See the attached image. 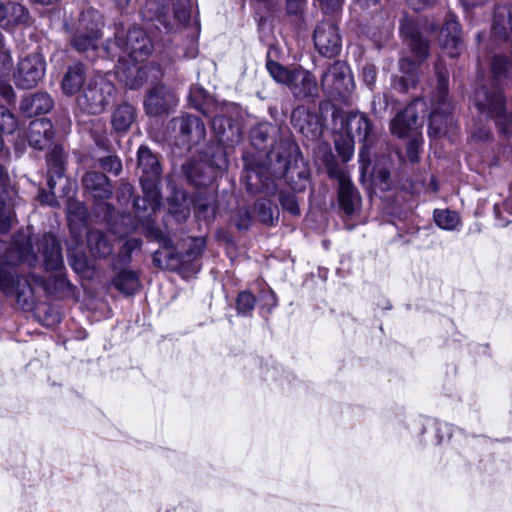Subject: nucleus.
<instances>
[{
	"instance_id": "obj_1",
	"label": "nucleus",
	"mask_w": 512,
	"mask_h": 512,
	"mask_svg": "<svg viewBox=\"0 0 512 512\" xmlns=\"http://www.w3.org/2000/svg\"><path fill=\"white\" fill-rule=\"evenodd\" d=\"M138 167L142 171L140 183L144 197L134 199L133 205L139 211L141 207L148 212V217L155 213L160 205L161 196L158 189V179L161 175V165L155 154L146 146L138 149Z\"/></svg>"
},
{
	"instance_id": "obj_2",
	"label": "nucleus",
	"mask_w": 512,
	"mask_h": 512,
	"mask_svg": "<svg viewBox=\"0 0 512 512\" xmlns=\"http://www.w3.org/2000/svg\"><path fill=\"white\" fill-rule=\"evenodd\" d=\"M437 86L431 99L429 115V135L441 136L453 125V106L448 98V71L442 64L435 67Z\"/></svg>"
},
{
	"instance_id": "obj_3",
	"label": "nucleus",
	"mask_w": 512,
	"mask_h": 512,
	"mask_svg": "<svg viewBox=\"0 0 512 512\" xmlns=\"http://www.w3.org/2000/svg\"><path fill=\"white\" fill-rule=\"evenodd\" d=\"M40 277L30 275L18 276L14 267L0 266V289L7 296H15L23 310H31L35 305L34 293L37 286H42Z\"/></svg>"
},
{
	"instance_id": "obj_4",
	"label": "nucleus",
	"mask_w": 512,
	"mask_h": 512,
	"mask_svg": "<svg viewBox=\"0 0 512 512\" xmlns=\"http://www.w3.org/2000/svg\"><path fill=\"white\" fill-rule=\"evenodd\" d=\"M115 94L113 82L102 74H96L88 79L77 102L82 110L99 114L113 101Z\"/></svg>"
},
{
	"instance_id": "obj_5",
	"label": "nucleus",
	"mask_w": 512,
	"mask_h": 512,
	"mask_svg": "<svg viewBox=\"0 0 512 512\" xmlns=\"http://www.w3.org/2000/svg\"><path fill=\"white\" fill-rule=\"evenodd\" d=\"M474 102L480 113L495 117L499 132L505 137L512 136V114L504 111V97L498 88L476 90Z\"/></svg>"
},
{
	"instance_id": "obj_6",
	"label": "nucleus",
	"mask_w": 512,
	"mask_h": 512,
	"mask_svg": "<svg viewBox=\"0 0 512 512\" xmlns=\"http://www.w3.org/2000/svg\"><path fill=\"white\" fill-rule=\"evenodd\" d=\"M27 244L28 249L19 252L22 261L33 262L41 255L47 270L57 271L63 267L61 247L53 235L44 234L40 239L29 238Z\"/></svg>"
},
{
	"instance_id": "obj_7",
	"label": "nucleus",
	"mask_w": 512,
	"mask_h": 512,
	"mask_svg": "<svg viewBox=\"0 0 512 512\" xmlns=\"http://www.w3.org/2000/svg\"><path fill=\"white\" fill-rule=\"evenodd\" d=\"M175 145L184 150H190L199 145L206 137L203 121L195 115H182L171 121Z\"/></svg>"
},
{
	"instance_id": "obj_8",
	"label": "nucleus",
	"mask_w": 512,
	"mask_h": 512,
	"mask_svg": "<svg viewBox=\"0 0 512 512\" xmlns=\"http://www.w3.org/2000/svg\"><path fill=\"white\" fill-rule=\"evenodd\" d=\"M102 16L96 10H87L82 13L79 27L72 37L71 44L78 52L95 50L101 38Z\"/></svg>"
},
{
	"instance_id": "obj_9",
	"label": "nucleus",
	"mask_w": 512,
	"mask_h": 512,
	"mask_svg": "<svg viewBox=\"0 0 512 512\" xmlns=\"http://www.w3.org/2000/svg\"><path fill=\"white\" fill-rule=\"evenodd\" d=\"M321 87L330 97H345L353 87L354 81L349 67L342 61L330 65L321 77Z\"/></svg>"
},
{
	"instance_id": "obj_10",
	"label": "nucleus",
	"mask_w": 512,
	"mask_h": 512,
	"mask_svg": "<svg viewBox=\"0 0 512 512\" xmlns=\"http://www.w3.org/2000/svg\"><path fill=\"white\" fill-rule=\"evenodd\" d=\"M328 173L338 182L337 194L340 208L346 215L355 214L360 208L361 197L350 175L339 167H330Z\"/></svg>"
},
{
	"instance_id": "obj_11",
	"label": "nucleus",
	"mask_w": 512,
	"mask_h": 512,
	"mask_svg": "<svg viewBox=\"0 0 512 512\" xmlns=\"http://www.w3.org/2000/svg\"><path fill=\"white\" fill-rule=\"evenodd\" d=\"M45 61L38 53L20 59L14 73L15 84L22 89H31L44 77Z\"/></svg>"
},
{
	"instance_id": "obj_12",
	"label": "nucleus",
	"mask_w": 512,
	"mask_h": 512,
	"mask_svg": "<svg viewBox=\"0 0 512 512\" xmlns=\"http://www.w3.org/2000/svg\"><path fill=\"white\" fill-rule=\"evenodd\" d=\"M348 128L353 137L363 143L359 152V161L363 172H366L372 163V125L364 114H354L348 119Z\"/></svg>"
},
{
	"instance_id": "obj_13",
	"label": "nucleus",
	"mask_w": 512,
	"mask_h": 512,
	"mask_svg": "<svg viewBox=\"0 0 512 512\" xmlns=\"http://www.w3.org/2000/svg\"><path fill=\"white\" fill-rule=\"evenodd\" d=\"M138 62L139 61H131V63H126L120 60L116 68L118 79L129 89L141 87L150 74H152L151 77L154 79H158L161 75V71L158 69L157 65L148 64L140 66Z\"/></svg>"
},
{
	"instance_id": "obj_14",
	"label": "nucleus",
	"mask_w": 512,
	"mask_h": 512,
	"mask_svg": "<svg viewBox=\"0 0 512 512\" xmlns=\"http://www.w3.org/2000/svg\"><path fill=\"white\" fill-rule=\"evenodd\" d=\"M146 235L148 238L163 244L153 255V263L156 267L167 270H175L180 267L182 264L180 254L170 245V241L164 237L158 227L148 222L146 225Z\"/></svg>"
},
{
	"instance_id": "obj_15",
	"label": "nucleus",
	"mask_w": 512,
	"mask_h": 512,
	"mask_svg": "<svg viewBox=\"0 0 512 512\" xmlns=\"http://www.w3.org/2000/svg\"><path fill=\"white\" fill-rule=\"evenodd\" d=\"M117 43L129 56L130 61H142L146 59L153 49L149 36L139 27L130 28L125 39L117 36Z\"/></svg>"
},
{
	"instance_id": "obj_16",
	"label": "nucleus",
	"mask_w": 512,
	"mask_h": 512,
	"mask_svg": "<svg viewBox=\"0 0 512 512\" xmlns=\"http://www.w3.org/2000/svg\"><path fill=\"white\" fill-rule=\"evenodd\" d=\"M209 161V172L203 171V164L189 163L184 166L187 179L195 186H202L209 182L215 175L212 170L224 171L228 167V160L222 147H217Z\"/></svg>"
},
{
	"instance_id": "obj_17",
	"label": "nucleus",
	"mask_w": 512,
	"mask_h": 512,
	"mask_svg": "<svg viewBox=\"0 0 512 512\" xmlns=\"http://www.w3.org/2000/svg\"><path fill=\"white\" fill-rule=\"evenodd\" d=\"M313 40L316 49L323 56L334 57L341 51L342 42L338 28L331 22H321L315 28Z\"/></svg>"
},
{
	"instance_id": "obj_18",
	"label": "nucleus",
	"mask_w": 512,
	"mask_h": 512,
	"mask_svg": "<svg viewBox=\"0 0 512 512\" xmlns=\"http://www.w3.org/2000/svg\"><path fill=\"white\" fill-rule=\"evenodd\" d=\"M291 123L307 139H317L322 132L319 116L308 107L300 105L292 111Z\"/></svg>"
},
{
	"instance_id": "obj_19",
	"label": "nucleus",
	"mask_w": 512,
	"mask_h": 512,
	"mask_svg": "<svg viewBox=\"0 0 512 512\" xmlns=\"http://www.w3.org/2000/svg\"><path fill=\"white\" fill-rule=\"evenodd\" d=\"M177 105V98L164 85L154 86L147 94L144 107L150 115H161Z\"/></svg>"
},
{
	"instance_id": "obj_20",
	"label": "nucleus",
	"mask_w": 512,
	"mask_h": 512,
	"mask_svg": "<svg viewBox=\"0 0 512 512\" xmlns=\"http://www.w3.org/2000/svg\"><path fill=\"white\" fill-rule=\"evenodd\" d=\"M440 44L445 54L449 57H457L461 52L462 36L461 29L455 16L448 14L444 26L440 31Z\"/></svg>"
},
{
	"instance_id": "obj_21",
	"label": "nucleus",
	"mask_w": 512,
	"mask_h": 512,
	"mask_svg": "<svg viewBox=\"0 0 512 512\" xmlns=\"http://www.w3.org/2000/svg\"><path fill=\"white\" fill-rule=\"evenodd\" d=\"M288 87L293 96L298 99H313L318 95V85L315 76L302 68H294V77Z\"/></svg>"
},
{
	"instance_id": "obj_22",
	"label": "nucleus",
	"mask_w": 512,
	"mask_h": 512,
	"mask_svg": "<svg viewBox=\"0 0 512 512\" xmlns=\"http://www.w3.org/2000/svg\"><path fill=\"white\" fill-rule=\"evenodd\" d=\"M53 137L54 129L49 119L40 118L30 122L27 139L31 147L43 150L50 145Z\"/></svg>"
},
{
	"instance_id": "obj_23",
	"label": "nucleus",
	"mask_w": 512,
	"mask_h": 512,
	"mask_svg": "<svg viewBox=\"0 0 512 512\" xmlns=\"http://www.w3.org/2000/svg\"><path fill=\"white\" fill-rule=\"evenodd\" d=\"M420 104L421 101L419 99L415 100L392 119L390 123L392 134L402 138L406 137L410 131L417 129V106Z\"/></svg>"
},
{
	"instance_id": "obj_24",
	"label": "nucleus",
	"mask_w": 512,
	"mask_h": 512,
	"mask_svg": "<svg viewBox=\"0 0 512 512\" xmlns=\"http://www.w3.org/2000/svg\"><path fill=\"white\" fill-rule=\"evenodd\" d=\"M32 18L28 9L17 2L5 3V19L3 29L14 32L16 29L25 28L31 25Z\"/></svg>"
},
{
	"instance_id": "obj_25",
	"label": "nucleus",
	"mask_w": 512,
	"mask_h": 512,
	"mask_svg": "<svg viewBox=\"0 0 512 512\" xmlns=\"http://www.w3.org/2000/svg\"><path fill=\"white\" fill-rule=\"evenodd\" d=\"M82 185L95 200H106L112 194V186L106 175L101 172H87L83 176Z\"/></svg>"
},
{
	"instance_id": "obj_26",
	"label": "nucleus",
	"mask_w": 512,
	"mask_h": 512,
	"mask_svg": "<svg viewBox=\"0 0 512 512\" xmlns=\"http://www.w3.org/2000/svg\"><path fill=\"white\" fill-rule=\"evenodd\" d=\"M54 106L52 97L46 92L28 95L21 100L20 109L27 116H35L49 112Z\"/></svg>"
},
{
	"instance_id": "obj_27",
	"label": "nucleus",
	"mask_w": 512,
	"mask_h": 512,
	"mask_svg": "<svg viewBox=\"0 0 512 512\" xmlns=\"http://www.w3.org/2000/svg\"><path fill=\"white\" fill-rule=\"evenodd\" d=\"M512 34V6H498L494 11L492 35L497 40H507Z\"/></svg>"
},
{
	"instance_id": "obj_28",
	"label": "nucleus",
	"mask_w": 512,
	"mask_h": 512,
	"mask_svg": "<svg viewBox=\"0 0 512 512\" xmlns=\"http://www.w3.org/2000/svg\"><path fill=\"white\" fill-rule=\"evenodd\" d=\"M399 67L403 76L394 78L393 88L399 92H407L417 83V64L408 58H402L399 62Z\"/></svg>"
},
{
	"instance_id": "obj_29",
	"label": "nucleus",
	"mask_w": 512,
	"mask_h": 512,
	"mask_svg": "<svg viewBox=\"0 0 512 512\" xmlns=\"http://www.w3.org/2000/svg\"><path fill=\"white\" fill-rule=\"evenodd\" d=\"M401 33L407 37L408 45L415 57L422 61L428 55V42L420 35V33L410 23L401 25Z\"/></svg>"
},
{
	"instance_id": "obj_30",
	"label": "nucleus",
	"mask_w": 512,
	"mask_h": 512,
	"mask_svg": "<svg viewBox=\"0 0 512 512\" xmlns=\"http://www.w3.org/2000/svg\"><path fill=\"white\" fill-rule=\"evenodd\" d=\"M87 245L94 257L105 258L113 251L112 241L100 230H90L87 234Z\"/></svg>"
},
{
	"instance_id": "obj_31",
	"label": "nucleus",
	"mask_w": 512,
	"mask_h": 512,
	"mask_svg": "<svg viewBox=\"0 0 512 512\" xmlns=\"http://www.w3.org/2000/svg\"><path fill=\"white\" fill-rule=\"evenodd\" d=\"M12 66V59L4 44L3 35L0 33V94L8 101L14 97L13 88L6 83Z\"/></svg>"
},
{
	"instance_id": "obj_32",
	"label": "nucleus",
	"mask_w": 512,
	"mask_h": 512,
	"mask_svg": "<svg viewBox=\"0 0 512 512\" xmlns=\"http://www.w3.org/2000/svg\"><path fill=\"white\" fill-rule=\"evenodd\" d=\"M64 150L60 146H55L47 157L48 165V185L51 190L55 188L57 179H62L64 176Z\"/></svg>"
},
{
	"instance_id": "obj_33",
	"label": "nucleus",
	"mask_w": 512,
	"mask_h": 512,
	"mask_svg": "<svg viewBox=\"0 0 512 512\" xmlns=\"http://www.w3.org/2000/svg\"><path fill=\"white\" fill-rule=\"evenodd\" d=\"M85 67L82 64H75L68 67L62 79V90L66 95H74L79 92L85 80Z\"/></svg>"
},
{
	"instance_id": "obj_34",
	"label": "nucleus",
	"mask_w": 512,
	"mask_h": 512,
	"mask_svg": "<svg viewBox=\"0 0 512 512\" xmlns=\"http://www.w3.org/2000/svg\"><path fill=\"white\" fill-rule=\"evenodd\" d=\"M168 7L160 0H146L145 6L142 9V17L146 21H158L160 24L167 27L166 14Z\"/></svg>"
},
{
	"instance_id": "obj_35",
	"label": "nucleus",
	"mask_w": 512,
	"mask_h": 512,
	"mask_svg": "<svg viewBox=\"0 0 512 512\" xmlns=\"http://www.w3.org/2000/svg\"><path fill=\"white\" fill-rule=\"evenodd\" d=\"M135 120V109L124 103L119 105L112 115V125L117 131H126Z\"/></svg>"
},
{
	"instance_id": "obj_36",
	"label": "nucleus",
	"mask_w": 512,
	"mask_h": 512,
	"mask_svg": "<svg viewBox=\"0 0 512 512\" xmlns=\"http://www.w3.org/2000/svg\"><path fill=\"white\" fill-rule=\"evenodd\" d=\"M114 286L126 295H132L139 288V278L136 272L122 270L113 280Z\"/></svg>"
},
{
	"instance_id": "obj_37",
	"label": "nucleus",
	"mask_w": 512,
	"mask_h": 512,
	"mask_svg": "<svg viewBox=\"0 0 512 512\" xmlns=\"http://www.w3.org/2000/svg\"><path fill=\"white\" fill-rule=\"evenodd\" d=\"M433 218L436 225L443 230L453 231L461 224L459 214L449 209H435Z\"/></svg>"
},
{
	"instance_id": "obj_38",
	"label": "nucleus",
	"mask_w": 512,
	"mask_h": 512,
	"mask_svg": "<svg viewBox=\"0 0 512 512\" xmlns=\"http://www.w3.org/2000/svg\"><path fill=\"white\" fill-rule=\"evenodd\" d=\"M266 69L269 72L270 76L280 84L289 85L290 81H292L294 77V69H289L280 63L268 59L266 61Z\"/></svg>"
},
{
	"instance_id": "obj_39",
	"label": "nucleus",
	"mask_w": 512,
	"mask_h": 512,
	"mask_svg": "<svg viewBox=\"0 0 512 512\" xmlns=\"http://www.w3.org/2000/svg\"><path fill=\"white\" fill-rule=\"evenodd\" d=\"M373 156L375 159L372 174L383 182L387 181L390 177V167L392 165L390 153H374Z\"/></svg>"
},
{
	"instance_id": "obj_40",
	"label": "nucleus",
	"mask_w": 512,
	"mask_h": 512,
	"mask_svg": "<svg viewBox=\"0 0 512 512\" xmlns=\"http://www.w3.org/2000/svg\"><path fill=\"white\" fill-rule=\"evenodd\" d=\"M255 211L260 221L266 225H272L278 219V208L270 200H258L255 203Z\"/></svg>"
},
{
	"instance_id": "obj_41",
	"label": "nucleus",
	"mask_w": 512,
	"mask_h": 512,
	"mask_svg": "<svg viewBox=\"0 0 512 512\" xmlns=\"http://www.w3.org/2000/svg\"><path fill=\"white\" fill-rule=\"evenodd\" d=\"M281 146L284 147L285 149V153H280V152H276L275 150H273L271 152V159H273L275 157L276 161L280 164V169L283 173H286L289 169V166L292 162V158L294 157V154L297 153L298 151V148L297 146L290 142V141H286V142H283L281 143Z\"/></svg>"
},
{
	"instance_id": "obj_42",
	"label": "nucleus",
	"mask_w": 512,
	"mask_h": 512,
	"mask_svg": "<svg viewBox=\"0 0 512 512\" xmlns=\"http://www.w3.org/2000/svg\"><path fill=\"white\" fill-rule=\"evenodd\" d=\"M255 304L256 298L251 292L245 290L239 293L236 300V308L239 314L244 316L250 315Z\"/></svg>"
},
{
	"instance_id": "obj_43",
	"label": "nucleus",
	"mask_w": 512,
	"mask_h": 512,
	"mask_svg": "<svg viewBox=\"0 0 512 512\" xmlns=\"http://www.w3.org/2000/svg\"><path fill=\"white\" fill-rule=\"evenodd\" d=\"M17 119L8 108L0 105V130L6 134H12L17 128Z\"/></svg>"
},
{
	"instance_id": "obj_44",
	"label": "nucleus",
	"mask_w": 512,
	"mask_h": 512,
	"mask_svg": "<svg viewBox=\"0 0 512 512\" xmlns=\"http://www.w3.org/2000/svg\"><path fill=\"white\" fill-rule=\"evenodd\" d=\"M509 65L510 63L507 58L502 56L493 57L491 71L496 81H501L506 76Z\"/></svg>"
},
{
	"instance_id": "obj_45",
	"label": "nucleus",
	"mask_w": 512,
	"mask_h": 512,
	"mask_svg": "<svg viewBox=\"0 0 512 512\" xmlns=\"http://www.w3.org/2000/svg\"><path fill=\"white\" fill-rule=\"evenodd\" d=\"M72 269L79 274L86 275L89 271L87 257L84 254L72 253L68 256Z\"/></svg>"
},
{
	"instance_id": "obj_46",
	"label": "nucleus",
	"mask_w": 512,
	"mask_h": 512,
	"mask_svg": "<svg viewBox=\"0 0 512 512\" xmlns=\"http://www.w3.org/2000/svg\"><path fill=\"white\" fill-rule=\"evenodd\" d=\"M233 222L239 230H247L252 223V216L246 208H239L233 216Z\"/></svg>"
},
{
	"instance_id": "obj_47",
	"label": "nucleus",
	"mask_w": 512,
	"mask_h": 512,
	"mask_svg": "<svg viewBox=\"0 0 512 512\" xmlns=\"http://www.w3.org/2000/svg\"><path fill=\"white\" fill-rule=\"evenodd\" d=\"M10 187V177L6 168L0 163V209H4L6 205L5 194H8Z\"/></svg>"
},
{
	"instance_id": "obj_48",
	"label": "nucleus",
	"mask_w": 512,
	"mask_h": 512,
	"mask_svg": "<svg viewBox=\"0 0 512 512\" xmlns=\"http://www.w3.org/2000/svg\"><path fill=\"white\" fill-rule=\"evenodd\" d=\"M101 167L108 172L118 175L122 170L121 161L115 156H107L100 160Z\"/></svg>"
},
{
	"instance_id": "obj_49",
	"label": "nucleus",
	"mask_w": 512,
	"mask_h": 512,
	"mask_svg": "<svg viewBox=\"0 0 512 512\" xmlns=\"http://www.w3.org/2000/svg\"><path fill=\"white\" fill-rule=\"evenodd\" d=\"M280 203L282 207L289 211L291 214L298 215L300 213L299 206L294 195L282 194L280 196Z\"/></svg>"
},
{
	"instance_id": "obj_50",
	"label": "nucleus",
	"mask_w": 512,
	"mask_h": 512,
	"mask_svg": "<svg viewBox=\"0 0 512 512\" xmlns=\"http://www.w3.org/2000/svg\"><path fill=\"white\" fill-rule=\"evenodd\" d=\"M271 129V126L269 125H259L258 127H255L251 131V139L254 145H260L264 143L267 139L269 130Z\"/></svg>"
},
{
	"instance_id": "obj_51",
	"label": "nucleus",
	"mask_w": 512,
	"mask_h": 512,
	"mask_svg": "<svg viewBox=\"0 0 512 512\" xmlns=\"http://www.w3.org/2000/svg\"><path fill=\"white\" fill-rule=\"evenodd\" d=\"M246 181H247V190L250 193H256V192L260 191L263 186V185H261V186L259 185L260 176L254 170L247 171Z\"/></svg>"
},
{
	"instance_id": "obj_52",
	"label": "nucleus",
	"mask_w": 512,
	"mask_h": 512,
	"mask_svg": "<svg viewBox=\"0 0 512 512\" xmlns=\"http://www.w3.org/2000/svg\"><path fill=\"white\" fill-rule=\"evenodd\" d=\"M377 70L372 64H366L362 70V78L368 87H372L376 81Z\"/></svg>"
},
{
	"instance_id": "obj_53",
	"label": "nucleus",
	"mask_w": 512,
	"mask_h": 512,
	"mask_svg": "<svg viewBox=\"0 0 512 512\" xmlns=\"http://www.w3.org/2000/svg\"><path fill=\"white\" fill-rule=\"evenodd\" d=\"M142 241L138 238L128 239L122 246L121 253L125 257H130L131 253L141 248Z\"/></svg>"
},
{
	"instance_id": "obj_54",
	"label": "nucleus",
	"mask_w": 512,
	"mask_h": 512,
	"mask_svg": "<svg viewBox=\"0 0 512 512\" xmlns=\"http://www.w3.org/2000/svg\"><path fill=\"white\" fill-rule=\"evenodd\" d=\"M227 123V120L222 116H215L212 120V129L220 136L219 142H224L223 138L224 134V125Z\"/></svg>"
},
{
	"instance_id": "obj_55",
	"label": "nucleus",
	"mask_w": 512,
	"mask_h": 512,
	"mask_svg": "<svg viewBox=\"0 0 512 512\" xmlns=\"http://www.w3.org/2000/svg\"><path fill=\"white\" fill-rule=\"evenodd\" d=\"M192 246L193 248H191L188 252V256L189 257H196L198 255H200L203 251V248L205 246V241L203 238H195V239H192Z\"/></svg>"
},
{
	"instance_id": "obj_56",
	"label": "nucleus",
	"mask_w": 512,
	"mask_h": 512,
	"mask_svg": "<svg viewBox=\"0 0 512 512\" xmlns=\"http://www.w3.org/2000/svg\"><path fill=\"white\" fill-rule=\"evenodd\" d=\"M97 125L99 126L100 131H99V133L96 131H92V135L94 137L95 143L99 147H105L107 144V138L105 136L104 129H103L104 125L102 123H100V121H98Z\"/></svg>"
},
{
	"instance_id": "obj_57",
	"label": "nucleus",
	"mask_w": 512,
	"mask_h": 512,
	"mask_svg": "<svg viewBox=\"0 0 512 512\" xmlns=\"http://www.w3.org/2000/svg\"><path fill=\"white\" fill-rule=\"evenodd\" d=\"M491 136L492 134L490 130L484 127H479L472 133V138L477 141H487L491 138Z\"/></svg>"
},
{
	"instance_id": "obj_58",
	"label": "nucleus",
	"mask_w": 512,
	"mask_h": 512,
	"mask_svg": "<svg viewBox=\"0 0 512 512\" xmlns=\"http://www.w3.org/2000/svg\"><path fill=\"white\" fill-rule=\"evenodd\" d=\"M414 10H421L433 5L436 0H406Z\"/></svg>"
},
{
	"instance_id": "obj_59",
	"label": "nucleus",
	"mask_w": 512,
	"mask_h": 512,
	"mask_svg": "<svg viewBox=\"0 0 512 512\" xmlns=\"http://www.w3.org/2000/svg\"><path fill=\"white\" fill-rule=\"evenodd\" d=\"M170 211L178 220L186 219L190 215V209L187 205L182 206L179 210L171 208Z\"/></svg>"
},
{
	"instance_id": "obj_60",
	"label": "nucleus",
	"mask_w": 512,
	"mask_h": 512,
	"mask_svg": "<svg viewBox=\"0 0 512 512\" xmlns=\"http://www.w3.org/2000/svg\"><path fill=\"white\" fill-rule=\"evenodd\" d=\"M407 156L411 162L418 161L416 141H411L407 147Z\"/></svg>"
},
{
	"instance_id": "obj_61",
	"label": "nucleus",
	"mask_w": 512,
	"mask_h": 512,
	"mask_svg": "<svg viewBox=\"0 0 512 512\" xmlns=\"http://www.w3.org/2000/svg\"><path fill=\"white\" fill-rule=\"evenodd\" d=\"M305 0H286L289 13L296 14Z\"/></svg>"
},
{
	"instance_id": "obj_62",
	"label": "nucleus",
	"mask_w": 512,
	"mask_h": 512,
	"mask_svg": "<svg viewBox=\"0 0 512 512\" xmlns=\"http://www.w3.org/2000/svg\"><path fill=\"white\" fill-rule=\"evenodd\" d=\"M465 8H474L485 4L488 0H460Z\"/></svg>"
},
{
	"instance_id": "obj_63",
	"label": "nucleus",
	"mask_w": 512,
	"mask_h": 512,
	"mask_svg": "<svg viewBox=\"0 0 512 512\" xmlns=\"http://www.w3.org/2000/svg\"><path fill=\"white\" fill-rule=\"evenodd\" d=\"M120 191L123 197L128 196V198H131L133 196V187L129 183L122 184L120 187Z\"/></svg>"
},
{
	"instance_id": "obj_64",
	"label": "nucleus",
	"mask_w": 512,
	"mask_h": 512,
	"mask_svg": "<svg viewBox=\"0 0 512 512\" xmlns=\"http://www.w3.org/2000/svg\"><path fill=\"white\" fill-rule=\"evenodd\" d=\"M266 297H267L266 305L269 306V310L276 307L277 299H276L275 294L273 292H269V293H267Z\"/></svg>"
}]
</instances>
